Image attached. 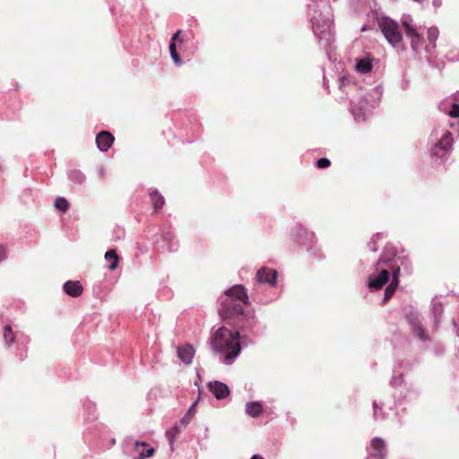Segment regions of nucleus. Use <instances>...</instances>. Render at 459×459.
<instances>
[{"mask_svg":"<svg viewBox=\"0 0 459 459\" xmlns=\"http://www.w3.org/2000/svg\"><path fill=\"white\" fill-rule=\"evenodd\" d=\"M403 316L410 326V329L422 324L420 311L412 306H408L403 308Z\"/></svg>","mask_w":459,"mask_h":459,"instance_id":"nucleus-26","label":"nucleus"},{"mask_svg":"<svg viewBox=\"0 0 459 459\" xmlns=\"http://www.w3.org/2000/svg\"><path fill=\"white\" fill-rule=\"evenodd\" d=\"M367 450L368 455L366 459H386L388 455L385 441L380 437H373Z\"/></svg>","mask_w":459,"mask_h":459,"instance_id":"nucleus-13","label":"nucleus"},{"mask_svg":"<svg viewBox=\"0 0 459 459\" xmlns=\"http://www.w3.org/2000/svg\"><path fill=\"white\" fill-rule=\"evenodd\" d=\"M377 273L368 275L367 287L370 292L383 289L391 281V271L387 269H376Z\"/></svg>","mask_w":459,"mask_h":459,"instance_id":"nucleus-11","label":"nucleus"},{"mask_svg":"<svg viewBox=\"0 0 459 459\" xmlns=\"http://www.w3.org/2000/svg\"><path fill=\"white\" fill-rule=\"evenodd\" d=\"M201 394H202V390H201V388H199L198 397H197L196 401L189 407L188 411H186V413H188L189 415L195 411V406L200 400Z\"/></svg>","mask_w":459,"mask_h":459,"instance_id":"nucleus-53","label":"nucleus"},{"mask_svg":"<svg viewBox=\"0 0 459 459\" xmlns=\"http://www.w3.org/2000/svg\"><path fill=\"white\" fill-rule=\"evenodd\" d=\"M67 178L75 186H82L86 182L85 174L77 169H69L67 171Z\"/></svg>","mask_w":459,"mask_h":459,"instance_id":"nucleus-37","label":"nucleus"},{"mask_svg":"<svg viewBox=\"0 0 459 459\" xmlns=\"http://www.w3.org/2000/svg\"><path fill=\"white\" fill-rule=\"evenodd\" d=\"M190 420V415L186 413L178 421H177V423L185 429L189 424Z\"/></svg>","mask_w":459,"mask_h":459,"instance_id":"nucleus-52","label":"nucleus"},{"mask_svg":"<svg viewBox=\"0 0 459 459\" xmlns=\"http://www.w3.org/2000/svg\"><path fill=\"white\" fill-rule=\"evenodd\" d=\"M195 353V350L190 343H185L177 348L178 358L185 365H190L192 363Z\"/></svg>","mask_w":459,"mask_h":459,"instance_id":"nucleus-25","label":"nucleus"},{"mask_svg":"<svg viewBox=\"0 0 459 459\" xmlns=\"http://www.w3.org/2000/svg\"><path fill=\"white\" fill-rule=\"evenodd\" d=\"M182 33L181 30H178L171 37L169 40V46H176L179 47L181 48V46L186 41V36L185 35L184 38H181L180 35Z\"/></svg>","mask_w":459,"mask_h":459,"instance_id":"nucleus-44","label":"nucleus"},{"mask_svg":"<svg viewBox=\"0 0 459 459\" xmlns=\"http://www.w3.org/2000/svg\"><path fill=\"white\" fill-rule=\"evenodd\" d=\"M395 263V265H390L391 270L392 267L399 266L401 268L402 266L404 272L407 273L408 274H411L412 273V266L407 256L398 257Z\"/></svg>","mask_w":459,"mask_h":459,"instance_id":"nucleus-41","label":"nucleus"},{"mask_svg":"<svg viewBox=\"0 0 459 459\" xmlns=\"http://www.w3.org/2000/svg\"><path fill=\"white\" fill-rule=\"evenodd\" d=\"M224 295L229 299L239 300L245 305H250L247 290L242 284H235L224 291Z\"/></svg>","mask_w":459,"mask_h":459,"instance_id":"nucleus-19","label":"nucleus"},{"mask_svg":"<svg viewBox=\"0 0 459 459\" xmlns=\"http://www.w3.org/2000/svg\"><path fill=\"white\" fill-rule=\"evenodd\" d=\"M220 299L219 315L225 324L233 326L240 318V316L246 313L243 308L245 304L239 300L229 299L226 296L221 297Z\"/></svg>","mask_w":459,"mask_h":459,"instance_id":"nucleus-9","label":"nucleus"},{"mask_svg":"<svg viewBox=\"0 0 459 459\" xmlns=\"http://www.w3.org/2000/svg\"><path fill=\"white\" fill-rule=\"evenodd\" d=\"M374 417L376 420L384 419V411L382 406H378L377 402H373Z\"/></svg>","mask_w":459,"mask_h":459,"instance_id":"nucleus-49","label":"nucleus"},{"mask_svg":"<svg viewBox=\"0 0 459 459\" xmlns=\"http://www.w3.org/2000/svg\"><path fill=\"white\" fill-rule=\"evenodd\" d=\"M232 328L239 331V340L244 346L255 343L249 337H261L266 332V325L257 319L254 309L240 316Z\"/></svg>","mask_w":459,"mask_h":459,"instance_id":"nucleus-2","label":"nucleus"},{"mask_svg":"<svg viewBox=\"0 0 459 459\" xmlns=\"http://www.w3.org/2000/svg\"><path fill=\"white\" fill-rule=\"evenodd\" d=\"M414 364V361L411 362L410 360L395 362L393 369V377L389 381V385L391 387L394 389H399L403 387V384L404 382L403 373L399 372V369H411Z\"/></svg>","mask_w":459,"mask_h":459,"instance_id":"nucleus-15","label":"nucleus"},{"mask_svg":"<svg viewBox=\"0 0 459 459\" xmlns=\"http://www.w3.org/2000/svg\"><path fill=\"white\" fill-rule=\"evenodd\" d=\"M377 242V240L372 238L371 240L368 243V248L374 253H376L378 250Z\"/></svg>","mask_w":459,"mask_h":459,"instance_id":"nucleus-54","label":"nucleus"},{"mask_svg":"<svg viewBox=\"0 0 459 459\" xmlns=\"http://www.w3.org/2000/svg\"><path fill=\"white\" fill-rule=\"evenodd\" d=\"M184 429L179 426L177 422L174 423L169 429H168L165 432L166 438L169 445V449L171 452L176 450L175 442L177 441L178 436L183 432Z\"/></svg>","mask_w":459,"mask_h":459,"instance_id":"nucleus-30","label":"nucleus"},{"mask_svg":"<svg viewBox=\"0 0 459 459\" xmlns=\"http://www.w3.org/2000/svg\"><path fill=\"white\" fill-rule=\"evenodd\" d=\"M7 250L4 245L0 244V263L6 259Z\"/></svg>","mask_w":459,"mask_h":459,"instance_id":"nucleus-55","label":"nucleus"},{"mask_svg":"<svg viewBox=\"0 0 459 459\" xmlns=\"http://www.w3.org/2000/svg\"><path fill=\"white\" fill-rule=\"evenodd\" d=\"M374 61L375 57L370 53H367L355 59L354 68L358 73L368 74L372 71Z\"/></svg>","mask_w":459,"mask_h":459,"instance_id":"nucleus-23","label":"nucleus"},{"mask_svg":"<svg viewBox=\"0 0 459 459\" xmlns=\"http://www.w3.org/2000/svg\"><path fill=\"white\" fill-rule=\"evenodd\" d=\"M207 388L217 400H224L231 394L229 385L219 380L209 381Z\"/></svg>","mask_w":459,"mask_h":459,"instance_id":"nucleus-18","label":"nucleus"},{"mask_svg":"<svg viewBox=\"0 0 459 459\" xmlns=\"http://www.w3.org/2000/svg\"><path fill=\"white\" fill-rule=\"evenodd\" d=\"M397 255V249L392 243H386L378 261L375 264V269L379 265L391 264Z\"/></svg>","mask_w":459,"mask_h":459,"instance_id":"nucleus-24","label":"nucleus"},{"mask_svg":"<svg viewBox=\"0 0 459 459\" xmlns=\"http://www.w3.org/2000/svg\"><path fill=\"white\" fill-rule=\"evenodd\" d=\"M63 290L72 298H77L82 295L83 287L79 281H66L63 284Z\"/></svg>","mask_w":459,"mask_h":459,"instance_id":"nucleus-28","label":"nucleus"},{"mask_svg":"<svg viewBox=\"0 0 459 459\" xmlns=\"http://www.w3.org/2000/svg\"><path fill=\"white\" fill-rule=\"evenodd\" d=\"M95 142L99 151L101 152H106L113 145L115 137L110 132L102 130L97 134Z\"/></svg>","mask_w":459,"mask_h":459,"instance_id":"nucleus-21","label":"nucleus"},{"mask_svg":"<svg viewBox=\"0 0 459 459\" xmlns=\"http://www.w3.org/2000/svg\"><path fill=\"white\" fill-rule=\"evenodd\" d=\"M290 238L299 247L305 248L315 260L321 261L325 258L321 248L316 245L315 232L304 225L296 224L290 230Z\"/></svg>","mask_w":459,"mask_h":459,"instance_id":"nucleus-4","label":"nucleus"},{"mask_svg":"<svg viewBox=\"0 0 459 459\" xmlns=\"http://www.w3.org/2000/svg\"><path fill=\"white\" fill-rule=\"evenodd\" d=\"M432 4L436 7V8H438L442 5V0H432Z\"/></svg>","mask_w":459,"mask_h":459,"instance_id":"nucleus-60","label":"nucleus"},{"mask_svg":"<svg viewBox=\"0 0 459 459\" xmlns=\"http://www.w3.org/2000/svg\"><path fill=\"white\" fill-rule=\"evenodd\" d=\"M246 413L252 417L256 418L263 412V402L262 401H252L247 402L245 405Z\"/></svg>","mask_w":459,"mask_h":459,"instance_id":"nucleus-34","label":"nucleus"},{"mask_svg":"<svg viewBox=\"0 0 459 459\" xmlns=\"http://www.w3.org/2000/svg\"><path fill=\"white\" fill-rule=\"evenodd\" d=\"M403 386L406 390L403 392L400 391V394H394V398L395 400L396 404H401L403 402H412L416 400L420 395V391L417 388H414L411 385H407L406 383L403 382Z\"/></svg>","mask_w":459,"mask_h":459,"instance_id":"nucleus-22","label":"nucleus"},{"mask_svg":"<svg viewBox=\"0 0 459 459\" xmlns=\"http://www.w3.org/2000/svg\"><path fill=\"white\" fill-rule=\"evenodd\" d=\"M401 22L404 29L405 35H411L413 30H417L412 24V19L410 15L403 16Z\"/></svg>","mask_w":459,"mask_h":459,"instance_id":"nucleus-43","label":"nucleus"},{"mask_svg":"<svg viewBox=\"0 0 459 459\" xmlns=\"http://www.w3.org/2000/svg\"><path fill=\"white\" fill-rule=\"evenodd\" d=\"M446 126L450 127L453 132L452 134H456L459 136V119H455V121H448Z\"/></svg>","mask_w":459,"mask_h":459,"instance_id":"nucleus-50","label":"nucleus"},{"mask_svg":"<svg viewBox=\"0 0 459 459\" xmlns=\"http://www.w3.org/2000/svg\"><path fill=\"white\" fill-rule=\"evenodd\" d=\"M155 248L158 251L176 252L178 247V242L175 240L174 233L169 229H162L160 238L154 242Z\"/></svg>","mask_w":459,"mask_h":459,"instance_id":"nucleus-12","label":"nucleus"},{"mask_svg":"<svg viewBox=\"0 0 459 459\" xmlns=\"http://www.w3.org/2000/svg\"><path fill=\"white\" fill-rule=\"evenodd\" d=\"M243 347V343L241 342H236V344L232 345L231 348L226 349L229 351L222 357V363L227 366H230L234 363L235 359L240 354Z\"/></svg>","mask_w":459,"mask_h":459,"instance_id":"nucleus-27","label":"nucleus"},{"mask_svg":"<svg viewBox=\"0 0 459 459\" xmlns=\"http://www.w3.org/2000/svg\"><path fill=\"white\" fill-rule=\"evenodd\" d=\"M6 106H7L8 108H10V109H12L13 111L18 110V109L21 108V103L19 101L17 103L13 104V105L11 104V103H6Z\"/></svg>","mask_w":459,"mask_h":459,"instance_id":"nucleus-58","label":"nucleus"},{"mask_svg":"<svg viewBox=\"0 0 459 459\" xmlns=\"http://www.w3.org/2000/svg\"><path fill=\"white\" fill-rule=\"evenodd\" d=\"M387 237V234L385 232H377L376 233L372 238L376 240H380Z\"/></svg>","mask_w":459,"mask_h":459,"instance_id":"nucleus-57","label":"nucleus"},{"mask_svg":"<svg viewBox=\"0 0 459 459\" xmlns=\"http://www.w3.org/2000/svg\"><path fill=\"white\" fill-rule=\"evenodd\" d=\"M383 94L381 85L374 87L370 93L359 97L357 100H351L350 110L356 122H365L372 110L378 105Z\"/></svg>","mask_w":459,"mask_h":459,"instance_id":"nucleus-3","label":"nucleus"},{"mask_svg":"<svg viewBox=\"0 0 459 459\" xmlns=\"http://www.w3.org/2000/svg\"><path fill=\"white\" fill-rule=\"evenodd\" d=\"M83 410L85 413V421L92 422L97 420L96 403L89 399L83 402Z\"/></svg>","mask_w":459,"mask_h":459,"instance_id":"nucleus-35","label":"nucleus"},{"mask_svg":"<svg viewBox=\"0 0 459 459\" xmlns=\"http://www.w3.org/2000/svg\"><path fill=\"white\" fill-rule=\"evenodd\" d=\"M453 328L456 335L459 337V319L456 321L455 318L452 320Z\"/></svg>","mask_w":459,"mask_h":459,"instance_id":"nucleus-56","label":"nucleus"},{"mask_svg":"<svg viewBox=\"0 0 459 459\" xmlns=\"http://www.w3.org/2000/svg\"><path fill=\"white\" fill-rule=\"evenodd\" d=\"M54 206L56 210L65 213L69 209V202L65 197L58 196L55 200Z\"/></svg>","mask_w":459,"mask_h":459,"instance_id":"nucleus-42","label":"nucleus"},{"mask_svg":"<svg viewBox=\"0 0 459 459\" xmlns=\"http://www.w3.org/2000/svg\"><path fill=\"white\" fill-rule=\"evenodd\" d=\"M177 124L178 125V137L181 142L184 143H193L195 138L193 137L199 129L200 123L197 120L196 115L193 111H181L175 117Z\"/></svg>","mask_w":459,"mask_h":459,"instance_id":"nucleus-7","label":"nucleus"},{"mask_svg":"<svg viewBox=\"0 0 459 459\" xmlns=\"http://www.w3.org/2000/svg\"><path fill=\"white\" fill-rule=\"evenodd\" d=\"M90 434L91 435L90 442L91 439H98L96 446L101 448H110L116 444V438L108 437V429L102 424H96L95 429Z\"/></svg>","mask_w":459,"mask_h":459,"instance_id":"nucleus-14","label":"nucleus"},{"mask_svg":"<svg viewBox=\"0 0 459 459\" xmlns=\"http://www.w3.org/2000/svg\"><path fill=\"white\" fill-rule=\"evenodd\" d=\"M339 87L341 90H343L346 87H352V88H361V85L358 81L352 80L348 75H342L339 78Z\"/></svg>","mask_w":459,"mask_h":459,"instance_id":"nucleus-39","label":"nucleus"},{"mask_svg":"<svg viewBox=\"0 0 459 459\" xmlns=\"http://www.w3.org/2000/svg\"><path fill=\"white\" fill-rule=\"evenodd\" d=\"M32 189L30 187L25 188L23 191V195L30 194Z\"/></svg>","mask_w":459,"mask_h":459,"instance_id":"nucleus-63","label":"nucleus"},{"mask_svg":"<svg viewBox=\"0 0 459 459\" xmlns=\"http://www.w3.org/2000/svg\"><path fill=\"white\" fill-rule=\"evenodd\" d=\"M331 166V160L328 158H319L316 162V167L319 169H325Z\"/></svg>","mask_w":459,"mask_h":459,"instance_id":"nucleus-48","label":"nucleus"},{"mask_svg":"<svg viewBox=\"0 0 459 459\" xmlns=\"http://www.w3.org/2000/svg\"><path fill=\"white\" fill-rule=\"evenodd\" d=\"M178 48L176 46H169L170 57L175 64L176 66H180L183 64V61L181 59V56L178 51Z\"/></svg>","mask_w":459,"mask_h":459,"instance_id":"nucleus-45","label":"nucleus"},{"mask_svg":"<svg viewBox=\"0 0 459 459\" xmlns=\"http://www.w3.org/2000/svg\"><path fill=\"white\" fill-rule=\"evenodd\" d=\"M30 341V339L26 335H22V339H18L17 351L15 352V356L21 361H24L28 357V344Z\"/></svg>","mask_w":459,"mask_h":459,"instance_id":"nucleus-33","label":"nucleus"},{"mask_svg":"<svg viewBox=\"0 0 459 459\" xmlns=\"http://www.w3.org/2000/svg\"><path fill=\"white\" fill-rule=\"evenodd\" d=\"M410 79L407 77L405 73H403L402 80H401V88L403 91H406L410 87Z\"/></svg>","mask_w":459,"mask_h":459,"instance_id":"nucleus-51","label":"nucleus"},{"mask_svg":"<svg viewBox=\"0 0 459 459\" xmlns=\"http://www.w3.org/2000/svg\"><path fill=\"white\" fill-rule=\"evenodd\" d=\"M438 109L446 112L451 118L459 119V103L456 101H441Z\"/></svg>","mask_w":459,"mask_h":459,"instance_id":"nucleus-29","label":"nucleus"},{"mask_svg":"<svg viewBox=\"0 0 459 459\" xmlns=\"http://www.w3.org/2000/svg\"><path fill=\"white\" fill-rule=\"evenodd\" d=\"M369 29H370V28H369V26H368V25L364 24V25H362V27L360 28V30H361L362 32H365V31H368Z\"/></svg>","mask_w":459,"mask_h":459,"instance_id":"nucleus-61","label":"nucleus"},{"mask_svg":"<svg viewBox=\"0 0 459 459\" xmlns=\"http://www.w3.org/2000/svg\"><path fill=\"white\" fill-rule=\"evenodd\" d=\"M277 271L273 268L264 266L257 270L255 274L257 283L251 292V299L254 302L266 305L274 299L272 296L263 294V285L268 284L271 287H274L277 283Z\"/></svg>","mask_w":459,"mask_h":459,"instance_id":"nucleus-5","label":"nucleus"},{"mask_svg":"<svg viewBox=\"0 0 459 459\" xmlns=\"http://www.w3.org/2000/svg\"><path fill=\"white\" fill-rule=\"evenodd\" d=\"M428 145L431 162L437 166L444 164L453 151V134L446 127L437 126L430 133Z\"/></svg>","mask_w":459,"mask_h":459,"instance_id":"nucleus-1","label":"nucleus"},{"mask_svg":"<svg viewBox=\"0 0 459 459\" xmlns=\"http://www.w3.org/2000/svg\"><path fill=\"white\" fill-rule=\"evenodd\" d=\"M149 196L150 201L153 207V211L155 212H160L165 204L164 196L160 193V191L157 188H150Z\"/></svg>","mask_w":459,"mask_h":459,"instance_id":"nucleus-31","label":"nucleus"},{"mask_svg":"<svg viewBox=\"0 0 459 459\" xmlns=\"http://www.w3.org/2000/svg\"><path fill=\"white\" fill-rule=\"evenodd\" d=\"M238 342H240L239 331L234 328L230 330L222 325L212 333L211 346L213 351L221 352L223 349L231 348Z\"/></svg>","mask_w":459,"mask_h":459,"instance_id":"nucleus-10","label":"nucleus"},{"mask_svg":"<svg viewBox=\"0 0 459 459\" xmlns=\"http://www.w3.org/2000/svg\"><path fill=\"white\" fill-rule=\"evenodd\" d=\"M411 332L413 336L419 338L421 342H427L429 340V336L423 324L411 329Z\"/></svg>","mask_w":459,"mask_h":459,"instance_id":"nucleus-40","label":"nucleus"},{"mask_svg":"<svg viewBox=\"0 0 459 459\" xmlns=\"http://www.w3.org/2000/svg\"><path fill=\"white\" fill-rule=\"evenodd\" d=\"M439 36L438 28L436 26H432L428 29L427 31V39L429 42L436 43Z\"/></svg>","mask_w":459,"mask_h":459,"instance_id":"nucleus-46","label":"nucleus"},{"mask_svg":"<svg viewBox=\"0 0 459 459\" xmlns=\"http://www.w3.org/2000/svg\"><path fill=\"white\" fill-rule=\"evenodd\" d=\"M250 459H264L262 455H258V454H255L251 456Z\"/></svg>","mask_w":459,"mask_h":459,"instance_id":"nucleus-62","label":"nucleus"},{"mask_svg":"<svg viewBox=\"0 0 459 459\" xmlns=\"http://www.w3.org/2000/svg\"><path fill=\"white\" fill-rule=\"evenodd\" d=\"M436 47H437L436 43H432V42H429L428 44H425V46H424V50H425V53L427 54V60H428L429 64L431 65H432L431 57L433 56V55L435 53Z\"/></svg>","mask_w":459,"mask_h":459,"instance_id":"nucleus-47","label":"nucleus"},{"mask_svg":"<svg viewBox=\"0 0 459 459\" xmlns=\"http://www.w3.org/2000/svg\"><path fill=\"white\" fill-rule=\"evenodd\" d=\"M400 284V267H392L391 281L386 285L381 305H385L394 296Z\"/></svg>","mask_w":459,"mask_h":459,"instance_id":"nucleus-16","label":"nucleus"},{"mask_svg":"<svg viewBox=\"0 0 459 459\" xmlns=\"http://www.w3.org/2000/svg\"><path fill=\"white\" fill-rule=\"evenodd\" d=\"M100 176H101V177H103V176H104L105 172H104V169H100Z\"/></svg>","mask_w":459,"mask_h":459,"instance_id":"nucleus-64","label":"nucleus"},{"mask_svg":"<svg viewBox=\"0 0 459 459\" xmlns=\"http://www.w3.org/2000/svg\"><path fill=\"white\" fill-rule=\"evenodd\" d=\"M451 101H456L457 103H459V91H457L456 93L452 94Z\"/></svg>","mask_w":459,"mask_h":459,"instance_id":"nucleus-59","label":"nucleus"},{"mask_svg":"<svg viewBox=\"0 0 459 459\" xmlns=\"http://www.w3.org/2000/svg\"><path fill=\"white\" fill-rule=\"evenodd\" d=\"M22 334L14 333L11 325H6L4 327V341L6 348H10L13 343H18V339H22Z\"/></svg>","mask_w":459,"mask_h":459,"instance_id":"nucleus-32","label":"nucleus"},{"mask_svg":"<svg viewBox=\"0 0 459 459\" xmlns=\"http://www.w3.org/2000/svg\"><path fill=\"white\" fill-rule=\"evenodd\" d=\"M104 258L106 261L109 262V264L107 265V268L110 271H114L117 268L119 264V256L117 255V252L116 249L111 248L108 249L105 255Z\"/></svg>","mask_w":459,"mask_h":459,"instance_id":"nucleus-38","label":"nucleus"},{"mask_svg":"<svg viewBox=\"0 0 459 459\" xmlns=\"http://www.w3.org/2000/svg\"><path fill=\"white\" fill-rule=\"evenodd\" d=\"M310 21L313 33L317 39L320 48L329 55L333 40L331 18L329 16L313 17Z\"/></svg>","mask_w":459,"mask_h":459,"instance_id":"nucleus-6","label":"nucleus"},{"mask_svg":"<svg viewBox=\"0 0 459 459\" xmlns=\"http://www.w3.org/2000/svg\"><path fill=\"white\" fill-rule=\"evenodd\" d=\"M155 449L145 441L136 440L132 448V459H146L154 455Z\"/></svg>","mask_w":459,"mask_h":459,"instance_id":"nucleus-17","label":"nucleus"},{"mask_svg":"<svg viewBox=\"0 0 459 459\" xmlns=\"http://www.w3.org/2000/svg\"><path fill=\"white\" fill-rule=\"evenodd\" d=\"M379 28L387 42L397 50L403 52L406 48L403 43V35L399 23L387 15H384L379 22Z\"/></svg>","mask_w":459,"mask_h":459,"instance_id":"nucleus-8","label":"nucleus"},{"mask_svg":"<svg viewBox=\"0 0 459 459\" xmlns=\"http://www.w3.org/2000/svg\"><path fill=\"white\" fill-rule=\"evenodd\" d=\"M444 314V306L443 303L437 299V297H434L431 300L430 307V320L432 324V327L434 330H437L442 321Z\"/></svg>","mask_w":459,"mask_h":459,"instance_id":"nucleus-20","label":"nucleus"},{"mask_svg":"<svg viewBox=\"0 0 459 459\" xmlns=\"http://www.w3.org/2000/svg\"><path fill=\"white\" fill-rule=\"evenodd\" d=\"M411 39V48L414 54H418L424 45V38L418 32L417 30H413L411 35H406Z\"/></svg>","mask_w":459,"mask_h":459,"instance_id":"nucleus-36","label":"nucleus"}]
</instances>
